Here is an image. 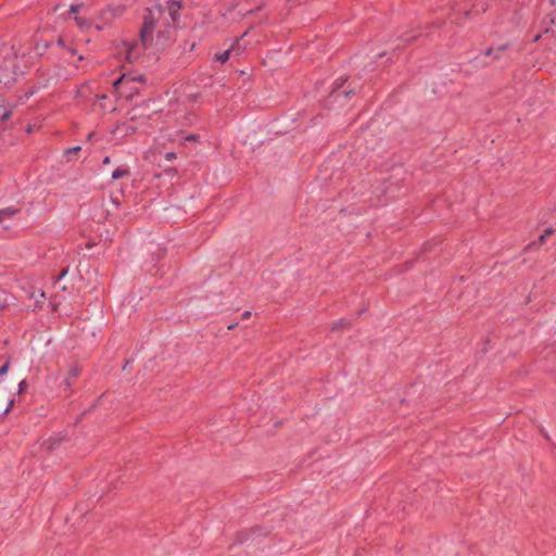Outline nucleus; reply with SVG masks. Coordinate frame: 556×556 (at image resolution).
I'll return each instance as SVG.
<instances>
[{"label":"nucleus","instance_id":"2","mask_svg":"<svg viewBox=\"0 0 556 556\" xmlns=\"http://www.w3.org/2000/svg\"><path fill=\"white\" fill-rule=\"evenodd\" d=\"M5 68H1L0 84L11 87L17 79L18 72L16 66V58L10 56L4 60Z\"/></svg>","mask_w":556,"mask_h":556},{"label":"nucleus","instance_id":"20","mask_svg":"<svg viewBox=\"0 0 556 556\" xmlns=\"http://www.w3.org/2000/svg\"><path fill=\"white\" fill-rule=\"evenodd\" d=\"M554 232L553 228L548 227L544 230V235L547 237Z\"/></svg>","mask_w":556,"mask_h":556},{"label":"nucleus","instance_id":"6","mask_svg":"<svg viewBox=\"0 0 556 556\" xmlns=\"http://www.w3.org/2000/svg\"><path fill=\"white\" fill-rule=\"evenodd\" d=\"M181 9V3L179 0H168L167 1V10L168 13L173 20V22H176L178 18L179 10Z\"/></svg>","mask_w":556,"mask_h":556},{"label":"nucleus","instance_id":"13","mask_svg":"<svg viewBox=\"0 0 556 556\" xmlns=\"http://www.w3.org/2000/svg\"><path fill=\"white\" fill-rule=\"evenodd\" d=\"M9 367H10V362H7L2 366H0V376L5 375L9 370Z\"/></svg>","mask_w":556,"mask_h":556},{"label":"nucleus","instance_id":"1","mask_svg":"<svg viewBox=\"0 0 556 556\" xmlns=\"http://www.w3.org/2000/svg\"><path fill=\"white\" fill-rule=\"evenodd\" d=\"M163 13V9L160 4L148 9V13L144 16L142 27L140 29V39L143 46L151 41L152 33L155 28V16H160Z\"/></svg>","mask_w":556,"mask_h":556},{"label":"nucleus","instance_id":"9","mask_svg":"<svg viewBox=\"0 0 556 556\" xmlns=\"http://www.w3.org/2000/svg\"><path fill=\"white\" fill-rule=\"evenodd\" d=\"M129 175V170L128 169H124V168H116L113 170L112 175H111V179L112 180H117L122 177H125V176H128Z\"/></svg>","mask_w":556,"mask_h":556},{"label":"nucleus","instance_id":"24","mask_svg":"<svg viewBox=\"0 0 556 556\" xmlns=\"http://www.w3.org/2000/svg\"><path fill=\"white\" fill-rule=\"evenodd\" d=\"M10 113L9 112H4L3 115H2V119H7L9 117Z\"/></svg>","mask_w":556,"mask_h":556},{"label":"nucleus","instance_id":"23","mask_svg":"<svg viewBox=\"0 0 556 556\" xmlns=\"http://www.w3.org/2000/svg\"><path fill=\"white\" fill-rule=\"evenodd\" d=\"M546 236L543 233L540 236L539 241L540 243H543L545 241Z\"/></svg>","mask_w":556,"mask_h":556},{"label":"nucleus","instance_id":"12","mask_svg":"<svg viewBox=\"0 0 556 556\" xmlns=\"http://www.w3.org/2000/svg\"><path fill=\"white\" fill-rule=\"evenodd\" d=\"M80 149H81V148H80L79 146H77V147H73V148H70V149L65 150V154L67 155V157H68V160H70V159H71V155H72V154H76V153H78V151H80Z\"/></svg>","mask_w":556,"mask_h":556},{"label":"nucleus","instance_id":"16","mask_svg":"<svg viewBox=\"0 0 556 556\" xmlns=\"http://www.w3.org/2000/svg\"><path fill=\"white\" fill-rule=\"evenodd\" d=\"M348 325V321L345 319H340L338 320L336 324H334V327L333 328H338V327H341V326H345Z\"/></svg>","mask_w":556,"mask_h":556},{"label":"nucleus","instance_id":"21","mask_svg":"<svg viewBox=\"0 0 556 556\" xmlns=\"http://www.w3.org/2000/svg\"><path fill=\"white\" fill-rule=\"evenodd\" d=\"M250 316H251V312H250V311H245V312L242 314V318H243V319H248Z\"/></svg>","mask_w":556,"mask_h":556},{"label":"nucleus","instance_id":"3","mask_svg":"<svg viewBox=\"0 0 556 556\" xmlns=\"http://www.w3.org/2000/svg\"><path fill=\"white\" fill-rule=\"evenodd\" d=\"M20 208L15 206H8L4 208H0V226L3 229H9L11 227L7 222L12 219L17 213H20Z\"/></svg>","mask_w":556,"mask_h":556},{"label":"nucleus","instance_id":"14","mask_svg":"<svg viewBox=\"0 0 556 556\" xmlns=\"http://www.w3.org/2000/svg\"><path fill=\"white\" fill-rule=\"evenodd\" d=\"M67 273H68V269H67V268H63V269L60 271V274L58 275V277H56V281H55V282H58V281H60L61 279H63V278L67 275Z\"/></svg>","mask_w":556,"mask_h":556},{"label":"nucleus","instance_id":"19","mask_svg":"<svg viewBox=\"0 0 556 556\" xmlns=\"http://www.w3.org/2000/svg\"><path fill=\"white\" fill-rule=\"evenodd\" d=\"M198 137H199V136H198V135H195V134H190V135H188L185 139H186L187 141H192V140H197V139H198Z\"/></svg>","mask_w":556,"mask_h":556},{"label":"nucleus","instance_id":"10","mask_svg":"<svg viewBox=\"0 0 556 556\" xmlns=\"http://www.w3.org/2000/svg\"><path fill=\"white\" fill-rule=\"evenodd\" d=\"M9 294L0 289V311L10 304Z\"/></svg>","mask_w":556,"mask_h":556},{"label":"nucleus","instance_id":"7","mask_svg":"<svg viewBox=\"0 0 556 556\" xmlns=\"http://www.w3.org/2000/svg\"><path fill=\"white\" fill-rule=\"evenodd\" d=\"M80 7H81L80 4H72V5L70 7V13H72V14H74V15H75V21H76L77 25H78L80 28H83V27L88 26V23H87V21H86V20H84V18H81V17L77 16V13L79 12Z\"/></svg>","mask_w":556,"mask_h":556},{"label":"nucleus","instance_id":"15","mask_svg":"<svg viewBox=\"0 0 556 556\" xmlns=\"http://www.w3.org/2000/svg\"><path fill=\"white\" fill-rule=\"evenodd\" d=\"M164 157L166 161H173L176 159V153L175 152H166Z\"/></svg>","mask_w":556,"mask_h":556},{"label":"nucleus","instance_id":"27","mask_svg":"<svg viewBox=\"0 0 556 556\" xmlns=\"http://www.w3.org/2000/svg\"><path fill=\"white\" fill-rule=\"evenodd\" d=\"M556 0H551V3L554 4Z\"/></svg>","mask_w":556,"mask_h":556},{"label":"nucleus","instance_id":"22","mask_svg":"<svg viewBox=\"0 0 556 556\" xmlns=\"http://www.w3.org/2000/svg\"><path fill=\"white\" fill-rule=\"evenodd\" d=\"M124 77H125V76L123 75L121 78H118L117 80H115V81H114V86H115V87H116V86H118V85L122 83V80L124 79Z\"/></svg>","mask_w":556,"mask_h":556},{"label":"nucleus","instance_id":"5","mask_svg":"<svg viewBox=\"0 0 556 556\" xmlns=\"http://www.w3.org/2000/svg\"><path fill=\"white\" fill-rule=\"evenodd\" d=\"M239 43V39H236L235 42L228 48L226 49L225 51L223 52H218L215 54V60L220 62V63H225L226 61H228V59L230 58V54L237 50V46Z\"/></svg>","mask_w":556,"mask_h":556},{"label":"nucleus","instance_id":"18","mask_svg":"<svg viewBox=\"0 0 556 556\" xmlns=\"http://www.w3.org/2000/svg\"><path fill=\"white\" fill-rule=\"evenodd\" d=\"M13 403H14V401H13V400H11V401L9 402L8 406H7V407L4 408V410L1 413V415H5V414L11 409V407H12Z\"/></svg>","mask_w":556,"mask_h":556},{"label":"nucleus","instance_id":"4","mask_svg":"<svg viewBox=\"0 0 556 556\" xmlns=\"http://www.w3.org/2000/svg\"><path fill=\"white\" fill-rule=\"evenodd\" d=\"M23 290L26 293V296L28 299H31L35 301L36 307L42 306V299H45V292L41 289L29 287L28 289L23 287Z\"/></svg>","mask_w":556,"mask_h":556},{"label":"nucleus","instance_id":"17","mask_svg":"<svg viewBox=\"0 0 556 556\" xmlns=\"http://www.w3.org/2000/svg\"><path fill=\"white\" fill-rule=\"evenodd\" d=\"M26 387V381L25 380H22L20 383H18V393H22L24 391Z\"/></svg>","mask_w":556,"mask_h":556},{"label":"nucleus","instance_id":"25","mask_svg":"<svg viewBox=\"0 0 556 556\" xmlns=\"http://www.w3.org/2000/svg\"><path fill=\"white\" fill-rule=\"evenodd\" d=\"M103 163L104 164H109L110 163V156H105L104 160H103Z\"/></svg>","mask_w":556,"mask_h":556},{"label":"nucleus","instance_id":"8","mask_svg":"<svg viewBox=\"0 0 556 556\" xmlns=\"http://www.w3.org/2000/svg\"><path fill=\"white\" fill-rule=\"evenodd\" d=\"M508 45H501L496 48H489L484 51V55L493 56L494 59L500 58V53L507 49Z\"/></svg>","mask_w":556,"mask_h":556},{"label":"nucleus","instance_id":"26","mask_svg":"<svg viewBox=\"0 0 556 556\" xmlns=\"http://www.w3.org/2000/svg\"><path fill=\"white\" fill-rule=\"evenodd\" d=\"M233 327H235V325H229L228 329H232Z\"/></svg>","mask_w":556,"mask_h":556},{"label":"nucleus","instance_id":"11","mask_svg":"<svg viewBox=\"0 0 556 556\" xmlns=\"http://www.w3.org/2000/svg\"><path fill=\"white\" fill-rule=\"evenodd\" d=\"M48 47H49V43H48L47 41L38 42V43L36 45V51H37L38 53H41L42 51H45L46 49H48Z\"/></svg>","mask_w":556,"mask_h":556}]
</instances>
